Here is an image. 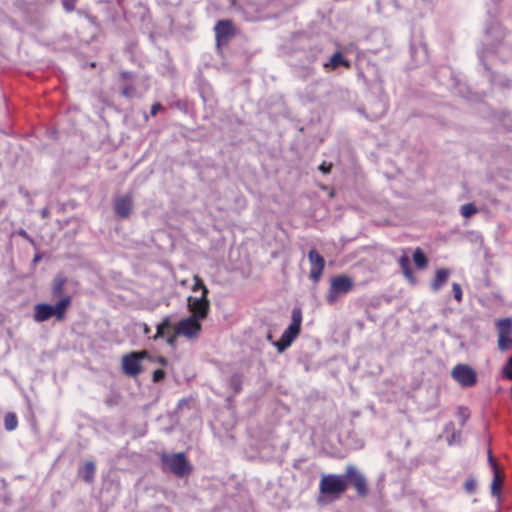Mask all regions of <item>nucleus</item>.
I'll return each mask as SVG.
<instances>
[{
  "mask_svg": "<svg viewBox=\"0 0 512 512\" xmlns=\"http://www.w3.org/2000/svg\"><path fill=\"white\" fill-rule=\"evenodd\" d=\"M302 311L300 308H294L291 313V323L283 331L280 339L273 342L279 353L284 352L290 347L293 341L298 337L301 331Z\"/></svg>",
  "mask_w": 512,
  "mask_h": 512,
  "instance_id": "f257e3e1",
  "label": "nucleus"
},
{
  "mask_svg": "<svg viewBox=\"0 0 512 512\" xmlns=\"http://www.w3.org/2000/svg\"><path fill=\"white\" fill-rule=\"evenodd\" d=\"M348 488L345 475L323 474L319 483V491L322 495L338 499Z\"/></svg>",
  "mask_w": 512,
  "mask_h": 512,
  "instance_id": "f03ea898",
  "label": "nucleus"
},
{
  "mask_svg": "<svg viewBox=\"0 0 512 512\" xmlns=\"http://www.w3.org/2000/svg\"><path fill=\"white\" fill-rule=\"evenodd\" d=\"M354 287L351 277L346 275H338L330 280L329 290L326 294V301L329 304H334L339 297L350 292Z\"/></svg>",
  "mask_w": 512,
  "mask_h": 512,
  "instance_id": "7ed1b4c3",
  "label": "nucleus"
},
{
  "mask_svg": "<svg viewBox=\"0 0 512 512\" xmlns=\"http://www.w3.org/2000/svg\"><path fill=\"white\" fill-rule=\"evenodd\" d=\"M144 359H151L146 351L131 352L123 355L121 366L124 374L136 377L142 372L141 362Z\"/></svg>",
  "mask_w": 512,
  "mask_h": 512,
  "instance_id": "20e7f679",
  "label": "nucleus"
},
{
  "mask_svg": "<svg viewBox=\"0 0 512 512\" xmlns=\"http://www.w3.org/2000/svg\"><path fill=\"white\" fill-rule=\"evenodd\" d=\"M187 308L191 313L190 316L204 320L208 316L210 310L208 289H204L200 296H189L187 298Z\"/></svg>",
  "mask_w": 512,
  "mask_h": 512,
  "instance_id": "39448f33",
  "label": "nucleus"
},
{
  "mask_svg": "<svg viewBox=\"0 0 512 512\" xmlns=\"http://www.w3.org/2000/svg\"><path fill=\"white\" fill-rule=\"evenodd\" d=\"M201 321V319L193 316L181 319L174 328L176 335L183 336L188 339L198 338L202 330Z\"/></svg>",
  "mask_w": 512,
  "mask_h": 512,
  "instance_id": "423d86ee",
  "label": "nucleus"
},
{
  "mask_svg": "<svg viewBox=\"0 0 512 512\" xmlns=\"http://www.w3.org/2000/svg\"><path fill=\"white\" fill-rule=\"evenodd\" d=\"M451 376L462 387H472L477 383L476 371L467 364H457L454 366Z\"/></svg>",
  "mask_w": 512,
  "mask_h": 512,
  "instance_id": "0eeeda50",
  "label": "nucleus"
},
{
  "mask_svg": "<svg viewBox=\"0 0 512 512\" xmlns=\"http://www.w3.org/2000/svg\"><path fill=\"white\" fill-rule=\"evenodd\" d=\"M163 463L177 476H183L189 471L185 455L183 453L165 454Z\"/></svg>",
  "mask_w": 512,
  "mask_h": 512,
  "instance_id": "6e6552de",
  "label": "nucleus"
},
{
  "mask_svg": "<svg viewBox=\"0 0 512 512\" xmlns=\"http://www.w3.org/2000/svg\"><path fill=\"white\" fill-rule=\"evenodd\" d=\"M347 483L350 482L360 496L368 493L365 476L353 465H348L345 473Z\"/></svg>",
  "mask_w": 512,
  "mask_h": 512,
  "instance_id": "1a4fd4ad",
  "label": "nucleus"
},
{
  "mask_svg": "<svg viewBox=\"0 0 512 512\" xmlns=\"http://www.w3.org/2000/svg\"><path fill=\"white\" fill-rule=\"evenodd\" d=\"M498 328V348L501 351L508 350L512 345V320L510 318L501 319L497 322Z\"/></svg>",
  "mask_w": 512,
  "mask_h": 512,
  "instance_id": "9d476101",
  "label": "nucleus"
},
{
  "mask_svg": "<svg viewBox=\"0 0 512 512\" xmlns=\"http://www.w3.org/2000/svg\"><path fill=\"white\" fill-rule=\"evenodd\" d=\"M308 259L311 265L309 277L314 282H318L322 276L325 260L324 258L314 249L308 253Z\"/></svg>",
  "mask_w": 512,
  "mask_h": 512,
  "instance_id": "9b49d317",
  "label": "nucleus"
},
{
  "mask_svg": "<svg viewBox=\"0 0 512 512\" xmlns=\"http://www.w3.org/2000/svg\"><path fill=\"white\" fill-rule=\"evenodd\" d=\"M216 44L219 48L223 42H226L234 35L233 24L229 20H220L217 22L215 28Z\"/></svg>",
  "mask_w": 512,
  "mask_h": 512,
  "instance_id": "f8f14e48",
  "label": "nucleus"
},
{
  "mask_svg": "<svg viewBox=\"0 0 512 512\" xmlns=\"http://www.w3.org/2000/svg\"><path fill=\"white\" fill-rule=\"evenodd\" d=\"M132 209V199L130 196L119 197L115 202V211L120 217H128Z\"/></svg>",
  "mask_w": 512,
  "mask_h": 512,
  "instance_id": "ddd939ff",
  "label": "nucleus"
},
{
  "mask_svg": "<svg viewBox=\"0 0 512 512\" xmlns=\"http://www.w3.org/2000/svg\"><path fill=\"white\" fill-rule=\"evenodd\" d=\"M54 316L53 306L48 304H37L35 306L34 319L37 322H43Z\"/></svg>",
  "mask_w": 512,
  "mask_h": 512,
  "instance_id": "4468645a",
  "label": "nucleus"
},
{
  "mask_svg": "<svg viewBox=\"0 0 512 512\" xmlns=\"http://www.w3.org/2000/svg\"><path fill=\"white\" fill-rule=\"evenodd\" d=\"M449 277V271L447 269H438L435 274V279L431 284L434 291H438L441 286L446 283Z\"/></svg>",
  "mask_w": 512,
  "mask_h": 512,
  "instance_id": "2eb2a0df",
  "label": "nucleus"
},
{
  "mask_svg": "<svg viewBox=\"0 0 512 512\" xmlns=\"http://www.w3.org/2000/svg\"><path fill=\"white\" fill-rule=\"evenodd\" d=\"M70 305V297L61 299L55 306H53L54 316L61 320L65 315L67 307Z\"/></svg>",
  "mask_w": 512,
  "mask_h": 512,
  "instance_id": "dca6fc26",
  "label": "nucleus"
},
{
  "mask_svg": "<svg viewBox=\"0 0 512 512\" xmlns=\"http://www.w3.org/2000/svg\"><path fill=\"white\" fill-rule=\"evenodd\" d=\"M95 473V465L93 462L88 461L84 464V466L80 470L81 477L86 482H91Z\"/></svg>",
  "mask_w": 512,
  "mask_h": 512,
  "instance_id": "f3484780",
  "label": "nucleus"
},
{
  "mask_svg": "<svg viewBox=\"0 0 512 512\" xmlns=\"http://www.w3.org/2000/svg\"><path fill=\"white\" fill-rule=\"evenodd\" d=\"M502 484V477L500 476V473L498 470L494 471V477L491 483V494L493 496L499 497L500 495V488Z\"/></svg>",
  "mask_w": 512,
  "mask_h": 512,
  "instance_id": "a211bd4d",
  "label": "nucleus"
},
{
  "mask_svg": "<svg viewBox=\"0 0 512 512\" xmlns=\"http://www.w3.org/2000/svg\"><path fill=\"white\" fill-rule=\"evenodd\" d=\"M4 425L7 431H13L18 425L17 417L14 413H7L4 418Z\"/></svg>",
  "mask_w": 512,
  "mask_h": 512,
  "instance_id": "6ab92c4d",
  "label": "nucleus"
},
{
  "mask_svg": "<svg viewBox=\"0 0 512 512\" xmlns=\"http://www.w3.org/2000/svg\"><path fill=\"white\" fill-rule=\"evenodd\" d=\"M413 260L418 268H425L427 265V258L419 248L415 250L413 254Z\"/></svg>",
  "mask_w": 512,
  "mask_h": 512,
  "instance_id": "aec40b11",
  "label": "nucleus"
},
{
  "mask_svg": "<svg viewBox=\"0 0 512 512\" xmlns=\"http://www.w3.org/2000/svg\"><path fill=\"white\" fill-rule=\"evenodd\" d=\"M460 213L463 217L469 218L475 213H477V208L472 203H467L461 206Z\"/></svg>",
  "mask_w": 512,
  "mask_h": 512,
  "instance_id": "412c9836",
  "label": "nucleus"
},
{
  "mask_svg": "<svg viewBox=\"0 0 512 512\" xmlns=\"http://www.w3.org/2000/svg\"><path fill=\"white\" fill-rule=\"evenodd\" d=\"M330 65L332 68H336L339 65H346L348 66V63L344 60L343 56L340 53H334L330 58Z\"/></svg>",
  "mask_w": 512,
  "mask_h": 512,
  "instance_id": "4be33fe9",
  "label": "nucleus"
},
{
  "mask_svg": "<svg viewBox=\"0 0 512 512\" xmlns=\"http://www.w3.org/2000/svg\"><path fill=\"white\" fill-rule=\"evenodd\" d=\"M170 319L166 317L160 324L157 325V331L154 339H158L164 335V329L170 326Z\"/></svg>",
  "mask_w": 512,
  "mask_h": 512,
  "instance_id": "5701e85b",
  "label": "nucleus"
},
{
  "mask_svg": "<svg viewBox=\"0 0 512 512\" xmlns=\"http://www.w3.org/2000/svg\"><path fill=\"white\" fill-rule=\"evenodd\" d=\"M193 280H194V284L192 286L193 292H197L198 290H201V293H202L204 289H207V287L203 283L202 279L198 275H194Z\"/></svg>",
  "mask_w": 512,
  "mask_h": 512,
  "instance_id": "b1692460",
  "label": "nucleus"
},
{
  "mask_svg": "<svg viewBox=\"0 0 512 512\" xmlns=\"http://www.w3.org/2000/svg\"><path fill=\"white\" fill-rule=\"evenodd\" d=\"M476 487H477V482L474 478L467 479L464 484V488L469 494H473L476 490Z\"/></svg>",
  "mask_w": 512,
  "mask_h": 512,
  "instance_id": "393cba45",
  "label": "nucleus"
},
{
  "mask_svg": "<svg viewBox=\"0 0 512 512\" xmlns=\"http://www.w3.org/2000/svg\"><path fill=\"white\" fill-rule=\"evenodd\" d=\"M503 375L512 380V356L509 358L507 365L502 369Z\"/></svg>",
  "mask_w": 512,
  "mask_h": 512,
  "instance_id": "a878e982",
  "label": "nucleus"
},
{
  "mask_svg": "<svg viewBox=\"0 0 512 512\" xmlns=\"http://www.w3.org/2000/svg\"><path fill=\"white\" fill-rule=\"evenodd\" d=\"M452 290H453V293H454V298L457 301H461V299H462V290H461L460 285L458 283H453L452 284Z\"/></svg>",
  "mask_w": 512,
  "mask_h": 512,
  "instance_id": "bb28decb",
  "label": "nucleus"
},
{
  "mask_svg": "<svg viewBox=\"0 0 512 512\" xmlns=\"http://www.w3.org/2000/svg\"><path fill=\"white\" fill-rule=\"evenodd\" d=\"M62 4H63L64 9L67 12H71L75 8V1L74 0H62Z\"/></svg>",
  "mask_w": 512,
  "mask_h": 512,
  "instance_id": "cd10ccee",
  "label": "nucleus"
},
{
  "mask_svg": "<svg viewBox=\"0 0 512 512\" xmlns=\"http://www.w3.org/2000/svg\"><path fill=\"white\" fill-rule=\"evenodd\" d=\"M164 376H165L164 371L161 370V369H157L153 373V381L154 382H159V381H161L164 378Z\"/></svg>",
  "mask_w": 512,
  "mask_h": 512,
  "instance_id": "c85d7f7f",
  "label": "nucleus"
},
{
  "mask_svg": "<svg viewBox=\"0 0 512 512\" xmlns=\"http://www.w3.org/2000/svg\"><path fill=\"white\" fill-rule=\"evenodd\" d=\"M409 263H410L409 257L406 255L402 256L399 259V264H400L402 270H407V267H409Z\"/></svg>",
  "mask_w": 512,
  "mask_h": 512,
  "instance_id": "c756f323",
  "label": "nucleus"
},
{
  "mask_svg": "<svg viewBox=\"0 0 512 512\" xmlns=\"http://www.w3.org/2000/svg\"><path fill=\"white\" fill-rule=\"evenodd\" d=\"M151 359H148L149 361H152V362H156V363H159L163 366L167 365L168 361L165 357H162V356H159V357H156V358H153L150 356Z\"/></svg>",
  "mask_w": 512,
  "mask_h": 512,
  "instance_id": "7c9ffc66",
  "label": "nucleus"
},
{
  "mask_svg": "<svg viewBox=\"0 0 512 512\" xmlns=\"http://www.w3.org/2000/svg\"><path fill=\"white\" fill-rule=\"evenodd\" d=\"M122 94L125 96V97H133L134 96V89L132 87H125L123 90H122Z\"/></svg>",
  "mask_w": 512,
  "mask_h": 512,
  "instance_id": "2f4dec72",
  "label": "nucleus"
},
{
  "mask_svg": "<svg viewBox=\"0 0 512 512\" xmlns=\"http://www.w3.org/2000/svg\"><path fill=\"white\" fill-rule=\"evenodd\" d=\"M63 284H64V283H63V281L61 280V281H59V282L54 286L53 291H54V294H55V295L59 294V293L62 291V289H63Z\"/></svg>",
  "mask_w": 512,
  "mask_h": 512,
  "instance_id": "473e14b6",
  "label": "nucleus"
},
{
  "mask_svg": "<svg viewBox=\"0 0 512 512\" xmlns=\"http://www.w3.org/2000/svg\"><path fill=\"white\" fill-rule=\"evenodd\" d=\"M319 170L322 171L323 173H329L331 170V164L326 165L325 163H323L319 166Z\"/></svg>",
  "mask_w": 512,
  "mask_h": 512,
  "instance_id": "72a5a7b5",
  "label": "nucleus"
},
{
  "mask_svg": "<svg viewBox=\"0 0 512 512\" xmlns=\"http://www.w3.org/2000/svg\"><path fill=\"white\" fill-rule=\"evenodd\" d=\"M161 109V105L159 103L153 104L151 107V115H156L157 112Z\"/></svg>",
  "mask_w": 512,
  "mask_h": 512,
  "instance_id": "f704fd0d",
  "label": "nucleus"
},
{
  "mask_svg": "<svg viewBox=\"0 0 512 512\" xmlns=\"http://www.w3.org/2000/svg\"><path fill=\"white\" fill-rule=\"evenodd\" d=\"M488 458H489V462H490L492 468L494 469V471L498 470L497 464L492 457L491 451H489V453H488Z\"/></svg>",
  "mask_w": 512,
  "mask_h": 512,
  "instance_id": "c9c22d12",
  "label": "nucleus"
},
{
  "mask_svg": "<svg viewBox=\"0 0 512 512\" xmlns=\"http://www.w3.org/2000/svg\"><path fill=\"white\" fill-rule=\"evenodd\" d=\"M403 273L409 280H413L412 271L410 267H407V270H403Z\"/></svg>",
  "mask_w": 512,
  "mask_h": 512,
  "instance_id": "e433bc0d",
  "label": "nucleus"
},
{
  "mask_svg": "<svg viewBox=\"0 0 512 512\" xmlns=\"http://www.w3.org/2000/svg\"><path fill=\"white\" fill-rule=\"evenodd\" d=\"M403 273L409 280H413L412 271L410 267H407V270H403Z\"/></svg>",
  "mask_w": 512,
  "mask_h": 512,
  "instance_id": "4c0bfd02",
  "label": "nucleus"
},
{
  "mask_svg": "<svg viewBox=\"0 0 512 512\" xmlns=\"http://www.w3.org/2000/svg\"><path fill=\"white\" fill-rule=\"evenodd\" d=\"M141 326H142V329H143V333L145 335H148L150 333V327L146 323H142Z\"/></svg>",
  "mask_w": 512,
  "mask_h": 512,
  "instance_id": "58836bf2",
  "label": "nucleus"
},
{
  "mask_svg": "<svg viewBox=\"0 0 512 512\" xmlns=\"http://www.w3.org/2000/svg\"><path fill=\"white\" fill-rule=\"evenodd\" d=\"M176 336H177V335H176V333H175L174 335H172V336H170V337L168 338L167 342H168V344H169V345H173V344L175 343Z\"/></svg>",
  "mask_w": 512,
  "mask_h": 512,
  "instance_id": "ea45409f",
  "label": "nucleus"
},
{
  "mask_svg": "<svg viewBox=\"0 0 512 512\" xmlns=\"http://www.w3.org/2000/svg\"><path fill=\"white\" fill-rule=\"evenodd\" d=\"M267 339H268L269 341H272V335H271V334H269V335L267 336Z\"/></svg>",
  "mask_w": 512,
  "mask_h": 512,
  "instance_id": "a19ab883",
  "label": "nucleus"
},
{
  "mask_svg": "<svg viewBox=\"0 0 512 512\" xmlns=\"http://www.w3.org/2000/svg\"><path fill=\"white\" fill-rule=\"evenodd\" d=\"M20 234L25 236V235H26V232H25V231H22Z\"/></svg>",
  "mask_w": 512,
  "mask_h": 512,
  "instance_id": "79ce46f5",
  "label": "nucleus"
}]
</instances>
